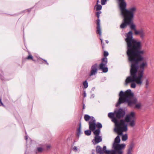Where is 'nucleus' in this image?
Segmentation results:
<instances>
[{
	"label": "nucleus",
	"instance_id": "1",
	"mask_svg": "<svg viewBox=\"0 0 154 154\" xmlns=\"http://www.w3.org/2000/svg\"><path fill=\"white\" fill-rule=\"evenodd\" d=\"M125 42L127 45V54L131 63L130 69L131 76L128 77L125 80V84L131 82V88L136 87V84L141 85L143 83L142 78L144 69L147 66L146 61H143L139 66L138 62L143 59L142 55L145 53L144 50H141V43L135 40L133 37V33L130 31L125 35Z\"/></svg>",
	"mask_w": 154,
	"mask_h": 154
},
{
	"label": "nucleus",
	"instance_id": "2",
	"mask_svg": "<svg viewBox=\"0 0 154 154\" xmlns=\"http://www.w3.org/2000/svg\"><path fill=\"white\" fill-rule=\"evenodd\" d=\"M125 115V111L121 108L115 111L114 112H109L108 114V117L112 119V122L115 123V131L119 134H122V132L126 131L128 130L127 125L125 120L122 119L119 121L117 119L123 118Z\"/></svg>",
	"mask_w": 154,
	"mask_h": 154
},
{
	"label": "nucleus",
	"instance_id": "3",
	"mask_svg": "<svg viewBox=\"0 0 154 154\" xmlns=\"http://www.w3.org/2000/svg\"><path fill=\"white\" fill-rule=\"evenodd\" d=\"M119 100L116 105V106H118L122 103H127L130 106L135 104L134 108L137 109H140L142 108V103L140 101H138L137 98L134 97L133 94L130 89L125 92L121 91L119 94Z\"/></svg>",
	"mask_w": 154,
	"mask_h": 154
},
{
	"label": "nucleus",
	"instance_id": "4",
	"mask_svg": "<svg viewBox=\"0 0 154 154\" xmlns=\"http://www.w3.org/2000/svg\"><path fill=\"white\" fill-rule=\"evenodd\" d=\"M119 2L121 15L123 17H127L129 21L132 20L134 14L137 10L136 6L131 7L128 10L126 9L127 4L124 0H117Z\"/></svg>",
	"mask_w": 154,
	"mask_h": 154
},
{
	"label": "nucleus",
	"instance_id": "5",
	"mask_svg": "<svg viewBox=\"0 0 154 154\" xmlns=\"http://www.w3.org/2000/svg\"><path fill=\"white\" fill-rule=\"evenodd\" d=\"M120 142L119 136H117L115 139L112 145L114 150L112 151L111 154H123V150L125 147L126 145L124 143L119 144Z\"/></svg>",
	"mask_w": 154,
	"mask_h": 154
},
{
	"label": "nucleus",
	"instance_id": "6",
	"mask_svg": "<svg viewBox=\"0 0 154 154\" xmlns=\"http://www.w3.org/2000/svg\"><path fill=\"white\" fill-rule=\"evenodd\" d=\"M136 113L132 111L127 115L125 118V122H129V124L131 127H133L135 125L134 120L135 119Z\"/></svg>",
	"mask_w": 154,
	"mask_h": 154
},
{
	"label": "nucleus",
	"instance_id": "7",
	"mask_svg": "<svg viewBox=\"0 0 154 154\" xmlns=\"http://www.w3.org/2000/svg\"><path fill=\"white\" fill-rule=\"evenodd\" d=\"M102 62L99 65V69L101 70L103 72H106L108 71V68L106 67L107 63V59L106 57L103 58Z\"/></svg>",
	"mask_w": 154,
	"mask_h": 154
},
{
	"label": "nucleus",
	"instance_id": "8",
	"mask_svg": "<svg viewBox=\"0 0 154 154\" xmlns=\"http://www.w3.org/2000/svg\"><path fill=\"white\" fill-rule=\"evenodd\" d=\"M98 66V65L97 63H95L92 65L90 72L89 73V76H92L95 75L97 73Z\"/></svg>",
	"mask_w": 154,
	"mask_h": 154
},
{
	"label": "nucleus",
	"instance_id": "9",
	"mask_svg": "<svg viewBox=\"0 0 154 154\" xmlns=\"http://www.w3.org/2000/svg\"><path fill=\"white\" fill-rule=\"evenodd\" d=\"M134 34L135 35H139L142 39H143L146 36V33L144 30L141 28L139 30H136L134 32Z\"/></svg>",
	"mask_w": 154,
	"mask_h": 154
},
{
	"label": "nucleus",
	"instance_id": "10",
	"mask_svg": "<svg viewBox=\"0 0 154 154\" xmlns=\"http://www.w3.org/2000/svg\"><path fill=\"white\" fill-rule=\"evenodd\" d=\"M124 18L123 20L124 22L123 23L120 25V27L122 29H123L126 27L127 25L130 24L132 20H131L129 21L128 20L127 17H123Z\"/></svg>",
	"mask_w": 154,
	"mask_h": 154
},
{
	"label": "nucleus",
	"instance_id": "11",
	"mask_svg": "<svg viewBox=\"0 0 154 154\" xmlns=\"http://www.w3.org/2000/svg\"><path fill=\"white\" fill-rule=\"evenodd\" d=\"M134 147V145L133 143H131L129 145L127 150L126 154H132Z\"/></svg>",
	"mask_w": 154,
	"mask_h": 154
},
{
	"label": "nucleus",
	"instance_id": "12",
	"mask_svg": "<svg viewBox=\"0 0 154 154\" xmlns=\"http://www.w3.org/2000/svg\"><path fill=\"white\" fill-rule=\"evenodd\" d=\"M96 128V124L95 119L89 122V128L91 131H94Z\"/></svg>",
	"mask_w": 154,
	"mask_h": 154
},
{
	"label": "nucleus",
	"instance_id": "13",
	"mask_svg": "<svg viewBox=\"0 0 154 154\" xmlns=\"http://www.w3.org/2000/svg\"><path fill=\"white\" fill-rule=\"evenodd\" d=\"M100 20L99 19L97 20V27L96 32L97 33L99 34L100 36L101 35V29L100 26Z\"/></svg>",
	"mask_w": 154,
	"mask_h": 154
},
{
	"label": "nucleus",
	"instance_id": "14",
	"mask_svg": "<svg viewBox=\"0 0 154 154\" xmlns=\"http://www.w3.org/2000/svg\"><path fill=\"white\" fill-rule=\"evenodd\" d=\"M102 140L101 137L99 136H95L94 139L92 140V142L93 144H95L101 142Z\"/></svg>",
	"mask_w": 154,
	"mask_h": 154
},
{
	"label": "nucleus",
	"instance_id": "15",
	"mask_svg": "<svg viewBox=\"0 0 154 154\" xmlns=\"http://www.w3.org/2000/svg\"><path fill=\"white\" fill-rule=\"evenodd\" d=\"M102 149L103 153H105L106 154H111L112 153V151H114V150H106V146H104L103 147Z\"/></svg>",
	"mask_w": 154,
	"mask_h": 154
},
{
	"label": "nucleus",
	"instance_id": "16",
	"mask_svg": "<svg viewBox=\"0 0 154 154\" xmlns=\"http://www.w3.org/2000/svg\"><path fill=\"white\" fill-rule=\"evenodd\" d=\"M84 119L86 121H88L89 120H90V121H92L94 119L93 117H90L88 115H85Z\"/></svg>",
	"mask_w": 154,
	"mask_h": 154
},
{
	"label": "nucleus",
	"instance_id": "17",
	"mask_svg": "<svg viewBox=\"0 0 154 154\" xmlns=\"http://www.w3.org/2000/svg\"><path fill=\"white\" fill-rule=\"evenodd\" d=\"M117 134H118V136H119V135H122V140L123 141H126L127 139L128 138V135L127 134H119L117 133ZM123 133V132L122 133ZM118 136V135L117 136Z\"/></svg>",
	"mask_w": 154,
	"mask_h": 154
},
{
	"label": "nucleus",
	"instance_id": "18",
	"mask_svg": "<svg viewBox=\"0 0 154 154\" xmlns=\"http://www.w3.org/2000/svg\"><path fill=\"white\" fill-rule=\"evenodd\" d=\"M96 151L97 152L100 154H103L102 152V149L101 147L99 146H97L96 148Z\"/></svg>",
	"mask_w": 154,
	"mask_h": 154
},
{
	"label": "nucleus",
	"instance_id": "19",
	"mask_svg": "<svg viewBox=\"0 0 154 154\" xmlns=\"http://www.w3.org/2000/svg\"><path fill=\"white\" fill-rule=\"evenodd\" d=\"M129 25H130V29L132 30H133L134 32H135V30H137L136 29V26L133 23H132V22Z\"/></svg>",
	"mask_w": 154,
	"mask_h": 154
},
{
	"label": "nucleus",
	"instance_id": "20",
	"mask_svg": "<svg viewBox=\"0 0 154 154\" xmlns=\"http://www.w3.org/2000/svg\"><path fill=\"white\" fill-rule=\"evenodd\" d=\"M73 151L75 152H79L80 151V148L76 146H75L72 148Z\"/></svg>",
	"mask_w": 154,
	"mask_h": 154
},
{
	"label": "nucleus",
	"instance_id": "21",
	"mask_svg": "<svg viewBox=\"0 0 154 154\" xmlns=\"http://www.w3.org/2000/svg\"><path fill=\"white\" fill-rule=\"evenodd\" d=\"M82 133L81 131V125L80 124L79 128H77V134L78 136H79L80 134Z\"/></svg>",
	"mask_w": 154,
	"mask_h": 154
},
{
	"label": "nucleus",
	"instance_id": "22",
	"mask_svg": "<svg viewBox=\"0 0 154 154\" xmlns=\"http://www.w3.org/2000/svg\"><path fill=\"white\" fill-rule=\"evenodd\" d=\"M102 7L100 5H96L94 6V8L97 11L101 10L102 9Z\"/></svg>",
	"mask_w": 154,
	"mask_h": 154
},
{
	"label": "nucleus",
	"instance_id": "23",
	"mask_svg": "<svg viewBox=\"0 0 154 154\" xmlns=\"http://www.w3.org/2000/svg\"><path fill=\"white\" fill-rule=\"evenodd\" d=\"M150 84V81L148 79H146L145 81V87L146 88H148L149 87Z\"/></svg>",
	"mask_w": 154,
	"mask_h": 154
},
{
	"label": "nucleus",
	"instance_id": "24",
	"mask_svg": "<svg viewBox=\"0 0 154 154\" xmlns=\"http://www.w3.org/2000/svg\"><path fill=\"white\" fill-rule=\"evenodd\" d=\"M100 132V129H98L94 131V134L95 136H98Z\"/></svg>",
	"mask_w": 154,
	"mask_h": 154
},
{
	"label": "nucleus",
	"instance_id": "25",
	"mask_svg": "<svg viewBox=\"0 0 154 154\" xmlns=\"http://www.w3.org/2000/svg\"><path fill=\"white\" fill-rule=\"evenodd\" d=\"M83 85L85 88H86L88 87V84L87 81H85L83 82Z\"/></svg>",
	"mask_w": 154,
	"mask_h": 154
},
{
	"label": "nucleus",
	"instance_id": "26",
	"mask_svg": "<svg viewBox=\"0 0 154 154\" xmlns=\"http://www.w3.org/2000/svg\"><path fill=\"white\" fill-rule=\"evenodd\" d=\"M43 150V149L41 147H38L37 148L36 152H42Z\"/></svg>",
	"mask_w": 154,
	"mask_h": 154
},
{
	"label": "nucleus",
	"instance_id": "27",
	"mask_svg": "<svg viewBox=\"0 0 154 154\" xmlns=\"http://www.w3.org/2000/svg\"><path fill=\"white\" fill-rule=\"evenodd\" d=\"M85 134L88 136L90 135L91 133V131L90 130H87L85 131Z\"/></svg>",
	"mask_w": 154,
	"mask_h": 154
},
{
	"label": "nucleus",
	"instance_id": "28",
	"mask_svg": "<svg viewBox=\"0 0 154 154\" xmlns=\"http://www.w3.org/2000/svg\"><path fill=\"white\" fill-rule=\"evenodd\" d=\"M97 127L100 129L102 128V125L100 123H98L97 124H96V127Z\"/></svg>",
	"mask_w": 154,
	"mask_h": 154
},
{
	"label": "nucleus",
	"instance_id": "29",
	"mask_svg": "<svg viewBox=\"0 0 154 154\" xmlns=\"http://www.w3.org/2000/svg\"><path fill=\"white\" fill-rule=\"evenodd\" d=\"M27 59L28 60L31 59V60H33V57H32V56L30 54H29V55L28 56V57L27 58Z\"/></svg>",
	"mask_w": 154,
	"mask_h": 154
},
{
	"label": "nucleus",
	"instance_id": "30",
	"mask_svg": "<svg viewBox=\"0 0 154 154\" xmlns=\"http://www.w3.org/2000/svg\"><path fill=\"white\" fill-rule=\"evenodd\" d=\"M101 13L100 11H99L96 13V15L97 17L99 18L100 17V14Z\"/></svg>",
	"mask_w": 154,
	"mask_h": 154
},
{
	"label": "nucleus",
	"instance_id": "31",
	"mask_svg": "<svg viewBox=\"0 0 154 154\" xmlns=\"http://www.w3.org/2000/svg\"><path fill=\"white\" fill-rule=\"evenodd\" d=\"M109 54L107 51H104V57H106Z\"/></svg>",
	"mask_w": 154,
	"mask_h": 154
},
{
	"label": "nucleus",
	"instance_id": "32",
	"mask_svg": "<svg viewBox=\"0 0 154 154\" xmlns=\"http://www.w3.org/2000/svg\"><path fill=\"white\" fill-rule=\"evenodd\" d=\"M51 147V146L50 145H49L47 146V148L48 149H49Z\"/></svg>",
	"mask_w": 154,
	"mask_h": 154
},
{
	"label": "nucleus",
	"instance_id": "33",
	"mask_svg": "<svg viewBox=\"0 0 154 154\" xmlns=\"http://www.w3.org/2000/svg\"><path fill=\"white\" fill-rule=\"evenodd\" d=\"M94 97V94H92L91 95L90 98H93Z\"/></svg>",
	"mask_w": 154,
	"mask_h": 154
},
{
	"label": "nucleus",
	"instance_id": "34",
	"mask_svg": "<svg viewBox=\"0 0 154 154\" xmlns=\"http://www.w3.org/2000/svg\"><path fill=\"white\" fill-rule=\"evenodd\" d=\"M83 95H84V97H86V93L85 91H84L83 94Z\"/></svg>",
	"mask_w": 154,
	"mask_h": 154
},
{
	"label": "nucleus",
	"instance_id": "35",
	"mask_svg": "<svg viewBox=\"0 0 154 154\" xmlns=\"http://www.w3.org/2000/svg\"><path fill=\"white\" fill-rule=\"evenodd\" d=\"M0 103H1V104L3 106H4V105H3V103H2V101H1V99L0 98Z\"/></svg>",
	"mask_w": 154,
	"mask_h": 154
},
{
	"label": "nucleus",
	"instance_id": "36",
	"mask_svg": "<svg viewBox=\"0 0 154 154\" xmlns=\"http://www.w3.org/2000/svg\"><path fill=\"white\" fill-rule=\"evenodd\" d=\"M44 60L46 63L47 65H48V63L47 62L46 60Z\"/></svg>",
	"mask_w": 154,
	"mask_h": 154
},
{
	"label": "nucleus",
	"instance_id": "37",
	"mask_svg": "<svg viewBox=\"0 0 154 154\" xmlns=\"http://www.w3.org/2000/svg\"><path fill=\"white\" fill-rule=\"evenodd\" d=\"M99 3V0H97V5H98V3Z\"/></svg>",
	"mask_w": 154,
	"mask_h": 154
},
{
	"label": "nucleus",
	"instance_id": "38",
	"mask_svg": "<svg viewBox=\"0 0 154 154\" xmlns=\"http://www.w3.org/2000/svg\"><path fill=\"white\" fill-rule=\"evenodd\" d=\"M25 139L26 140H27V139H28V137H27V136H26L25 137Z\"/></svg>",
	"mask_w": 154,
	"mask_h": 154
},
{
	"label": "nucleus",
	"instance_id": "39",
	"mask_svg": "<svg viewBox=\"0 0 154 154\" xmlns=\"http://www.w3.org/2000/svg\"><path fill=\"white\" fill-rule=\"evenodd\" d=\"M100 40H101V43L102 44V42H103V40H102V39L101 38H100Z\"/></svg>",
	"mask_w": 154,
	"mask_h": 154
},
{
	"label": "nucleus",
	"instance_id": "40",
	"mask_svg": "<svg viewBox=\"0 0 154 154\" xmlns=\"http://www.w3.org/2000/svg\"><path fill=\"white\" fill-rule=\"evenodd\" d=\"M85 108V105H84L83 106V109H84Z\"/></svg>",
	"mask_w": 154,
	"mask_h": 154
},
{
	"label": "nucleus",
	"instance_id": "41",
	"mask_svg": "<svg viewBox=\"0 0 154 154\" xmlns=\"http://www.w3.org/2000/svg\"><path fill=\"white\" fill-rule=\"evenodd\" d=\"M106 42L107 43H109V42L107 40L106 41Z\"/></svg>",
	"mask_w": 154,
	"mask_h": 154
},
{
	"label": "nucleus",
	"instance_id": "42",
	"mask_svg": "<svg viewBox=\"0 0 154 154\" xmlns=\"http://www.w3.org/2000/svg\"><path fill=\"white\" fill-rule=\"evenodd\" d=\"M94 88H92V89H94Z\"/></svg>",
	"mask_w": 154,
	"mask_h": 154
},
{
	"label": "nucleus",
	"instance_id": "43",
	"mask_svg": "<svg viewBox=\"0 0 154 154\" xmlns=\"http://www.w3.org/2000/svg\"><path fill=\"white\" fill-rule=\"evenodd\" d=\"M94 88H92V89H94Z\"/></svg>",
	"mask_w": 154,
	"mask_h": 154
}]
</instances>
